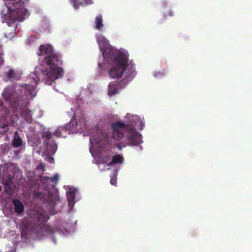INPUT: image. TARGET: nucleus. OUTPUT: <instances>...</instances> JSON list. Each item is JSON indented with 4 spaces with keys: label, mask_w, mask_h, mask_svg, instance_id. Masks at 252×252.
<instances>
[{
    "label": "nucleus",
    "mask_w": 252,
    "mask_h": 252,
    "mask_svg": "<svg viewBox=\"0 0 252 252\" xmlns=\"http://www.w3.org/2000/svg\"><path fill=\"white\" fill-rule=\"evenodd\" d=\"M7 125L3 124L2 125H0V129L2 128V130H0V132L4 133L7 131Z\"/></svg>",
    "instance_id": "nucleus-23"
},
{
    "label": "nucleus",
    "mask_w": 252,
    "mask_h": 252,
    "mask_svg": "<svg viewBox=\"0 0 252 252\" xmlns=\"http://www.w3.org/2000/svg\"><path fill=\"white\" fill-rule=\"evenodd\" d=\"M6 75L7 78L10 80L17 79L20 77L19 73L12 69L8 71Z\"/></svg>",
    "instance_id": "nucleus-19"
},
{
    "label": "nucleus",
    "mask_w": 252,
    "mask_h": 252,
    "mask_svg": "<svg viewBox=\"0 0 252 252\" xmlns=\"http://www.w3.org/2000/svg\"><path fill=\"white\" fill-rule=\"evenodd\" d=\"M144 126L143 121L140 119L139 116L127 113V130L136 129V128H138L139 130H142Z\"/></svg>",
    "instance_id": "nucleus-7"
},
{
    "label": "nucleus",
    "mask_w": 252,
    "mask_h": 252,
    "mask_svg": "<svg viewBox=\"0 0 252 252\" xmlns=\"http://www.w3.org/2000/svg\"><path fill=\"white\" fill-rule=\"evenodd\" d=\"M2 55H3V54H2V50H1V47L0 46V66L2 65L3 62H4L3 58H2Z\"/></svg>",
    "instance_id": "nucleus-25"
},
{
    "label": "nucleus",
    "mask_w": 252,
    "mask_h": 252,
    "mask_svg": "<svg viewBox=\"0 0 252 252\" xmlns=\"http://www.w3.org/2000/svg\"><path fill=\"white\" fill-rule=\"evenodd\" d=\"M13 144L15 147H21L23 145V142L21 138L19 137L17 131L14 133Z\"/></svg>",
    "instance_id": "nucleus-15"
},
{
    "label": "nucleus",
    "mask_w": 252,
    "mask_h": 252,
    "mask_svg": "<svg viewBox=\"0 0 252 252\" xmlns=\"http://www.w3.org/2000/svg\"><path fill=\"white\" fill-rule=\"evenodd\" d=\"M103 27L102 16L101 15L97 16L94 21V28L100 31Z\"/></svg>",
    "instance_id": "nucleus-14"
},
{
    "label": "nucleus",
    "mask_w": 252,
    "mask_h": 252,
    "mask_svg": "<svg viewBox=\"0 0 252 252\" xmlns=\"http://www.w3.org/2000/svg\"><path fill=\"white\" fill-rule=\"evenodd\" d=\"M173 12L171 11V10H170L169 11V12H168V15L169 16H173Z\"/></svg>",
    "instance_id": "nucleus-26"
},
{
    "label": "nucleus",
    "mask_w": 252,
    "mask_h": 252,
    "mask_svg": "<svg viewBox=\"0 0 252 252\" xmlns=\"http://www.w3.org/2000/svg\"><path fill=\"white\" fill-rule=\"evenodd\" d=\"M92 126L90 125L85 118H77L73 117L67 126L68 130L73 133H85L92 128Z\"/></svg>",
    "instance_id": "nucleus-6"
},
{
    "label": "nucleus",
    "mask_w": 252,
    "mask_h": 252,
    "mask_svg": "<svg viewBox=\"0 0 252 252\" xmlns=\"http://www.w3.org/2000/svg\"><path fill=\"white\" fill-rule=\"evenodd\" d=\"M125 126V123L122 122H117L113 124L112 128L113 133L112 137L116 140L121 139L123 137V134L121 132V129Z\"/></svg>",
    "instance_id": "nucleus-11"
},
{
    "label": "nucleus",
    "mask_w": 252,
    "mask_h": 252,
    "mask_svg": "<svg viewBox=\"0 0 252 252\" xmlns=\"http://www.w3.org/2000/svg\"><path fill=\"white\" fill-rule=\"evenodd\" d=\"M99 49L102 53L103 61L98 63V70H106L111 77L121 78L126 69V53L124 49H118L111 46L108 40L101 34L96 35Z\"/></svg>",
    "instance_id": "nucleus-2"
},
{
    "label": "nucleus",
    "mask_w": 252,
    "mask_h": 252,
    "mask_svg": "<svg viewBox=\"0 0 252 252\" xmlns=\"http://www.w3.org/2000/svg\"><path fill=\"white\" fill-rule=\"evenodd\" d=\"M37 54L44 58L42 64L35 68L34 72L28 77L27 83L24 86L5 88L2 93L5 99L14 100L23 94L26 98L32 99L36 95L35 89L40 78H42L45 84L51 85L55 80L63 76L64 71L59 66L62 63V60L54 54L50 45H41Z\"/></svg>",
    "instance_id": "nucleus-1"
},
{
    "label": "nucleus",
    "mask_w": 252,
    "mask_h": 252,
    "mask_svg": "<svg viewBox=\"0 0 252 252\" xmlns=\"http://www.w3.org/2000/svg\"><path fill=\"white\" fill-rule=\"evenodd\" d=\"M47 200L49 205L54 207L59 201L58 199L57 196H53L52 194H49L47 197L46 198Z\"/></svg>",
    "instance_id": "nucleus-18"
},
{
    "label": "nucleus",
    "mask_w": 252,
    "mask_h": 252,
    "mask_svg": "<svg viewBox=\"0 0 252 252\" xmlns=\"http://www.w3.org/2000/svg\"><path fill=\"white\" fill-rule=\"evenodd\" d=\"M69 227L70 225L68 224L67 222L59 221L56 223L55 228H53L51 227L48 226L45 229L47 231L50 233H54L57 231L65 236L69 234Z\"/></svg>",
    "instance_id": "nucleus-9"
},
{
    "label": "nucleus",
    "mask_w": 252,
    "mask_h": 252,
    "mask_svg": "<svg viewBox=\"0 0 252 252\" xmlns=\"http://www.w3.org/2000/svg\"><path fill=\"white\" fill-rule=\"evenodd\" d=\"M67 130V128L64 126L59 127L55 131L54 135L57 137H65Z\"/></svg>",
    "instance_id": "nucleus-17"
},
{
    "label": "nucleus",
    "mask_w": 252,
    "mask_h": 252,
    "mask_svg": "<svg viewBox=\"0 0 252 252\" xmlns=\"http://www.w3.org/2000/svg\"><path fill=\"white\" fill-rule=\"evenodd\" d=\"M142 142V135L136 129L127 130V145L138 146Z\"/></svg>",
    "instance_id": "nucleus-8"
},
{
    "label": "nucleus",
    "mask_w": 252,
    "mask_h": 252,
    "mask_svg": "<svg viewBox=\"0 0 252 252\" xmlns=\"http://www.w3.org/2000/svg\"><path fill=\"white\" fill-rule=\"evenodd\" d=\"M135 64L132 61L128 63V59H127V82L132 80L136 75L137 72L134 68Z\"/></svg>",
    "instance_id": "nucleus-13"
},
{
    "label": "nucleus",
    "mask_w": 252,
    "mask_h": 252,
    "mask_svg": "<svg viewBox=\"0 0 252 252\" xmlns=\"http://www.w3.org/2000/svg\"><path fill=\"white\" fill-rule=\"evenodd\" d=\"M126 71V69L125 70ZM126 76V71H125V74L123 76V77L121 78H116L117 79H121L122 80V84L119 83H116L115 82H112L109 83L108 86V94L109 95H115L121 91V89L122 88L125 87L126 85V83L124 79L123 78H125ZM111 78V77L110 76ZM112 78V77H111ZM112 79H113L112 78Z\"/></svg>",
    "instance_id": "nucleus-10"
},
{
    "label": "nucleus",
    "mask_w": 252,
    "mask_h": 252,
    "mask_svg": "<svg viewBox=\"0 0 252 252\" xmlns=\"http://www.w3.org/2000/svg\"><path fill=\"white\" fill-rule=\"evenodd\" d=\"M103 139L102 135L99 133H97L94 136H91L90 138L91 147L90 148V151L92 156L94 158H98L97 164L100 170L101 171L105 169L103 168L104 166L109 169L110 165L113 163L120 164L122 163L124 160L123 157L119 155H116L113 157L110 163H107L110 160V158L100 156L102 152L101 148L104 145Z\"/></svg>",
    "instance_id": "nucleus-4"
},
{
    "label": "nucleus",
    "mask_w": 252,
    "mask_h": 252,
    "mask_svg": "<svg viewBox=\"0 0 252 252\" xmlns=\"http://www.w3.org/2000/svg\"><path fill=\"white\" fill-rule=\"evenodd\" d=\"M126 54H128V52H126Z\"/></svg>",
    "instance_id": "nucleus-28"
},
{
    "label": "nucleus",
    "mask_w": 252,
    "mask_h": 252,
    "mask_svg": "<svg viewBox=\"0 0 252 252\" xmlns=\"http://www.w3.org/2000/svg\"><path fill=\"white\" fill-rule=\"evenodd\" d=\"M28 0H3L6 7V12L3 10L1 12L2 21L6 22L10 27L12 24L15 28L17 26L14 24L16 20L22 21L27 18L29 13L23 4ZM15 29V28H14Z\"/></svg>",
    "instance_id": "nucleus-3"
},
{
    "label": "nucleus",
    "mask_w": 252,
    "mask_h": 252,
    "mask_svg": "<svg viewBox=\"0 0 252 252\" xmlns=\"http://www.w3.org/2000/svg\"><path fill=\"white\" fill-rule=\"evenodd\" d=\"M116 176L114 175L111 177L110 183L112 185L115 186L116 185Z\"/></svg>",
    "instance_id": "nucleus-24"
},
{
    "label": "nucleus",
    "mask_w": 252,
    "mask_h": 252,
    "mask_svg": "<svg viewBox=\"0 0 252 252\" xmlns=\"http://www.w3.org/2000/svg\"><path fill=\"white\" fill-rule=\"evenodd\" d=\"M83 2L87 4L92 3L91 0H71V3L75 9H78L83 4Z\"/></svg>",
    "instance_id": "nucleus-16"
},
{
    "label": "nucleus",
    "mask_w": 252,
    "mask_h": 252,
    "mask_svg": "<svg viewBox=\"0 0 252 252\" xmlns=\"http://www.w3.org/2000/svg\"><path fill=\"white\" fill-rule=\"evenodd\" d=\"M13 204L15 206V211L18 213H21L24 210L23 204L18 199L13 200Z\"/></svg>",
    "instance_id": "nucleus-20"
},
{
    "label": "nucleus",
    "mask_w": 252,
    "mask_h": 252,
    "mask_svg": "<svg viewBox=\"0 0 252 252\" xmlns=\"http://www.w3.org/2000/svg\"><path fill=\"white\" fill-rule=\"evenodd\" d=\"M59 176L58 174L55 175L53 178L46 177V179L49 182L52 181L53 182H57L59 179Z\"/></svg>",
    "instance_id": "nucleus-22"
},
{
    "label": "nucleus",
    "mask_w": 252,
    "mask_h": 252,
    "mask_svg": "<svg viewBox=\"0 0 252 252\" xmlns=\"http://www.w3.org/2000/svg\"><path fill=\"white\" fill-rule=\"evenodd\" d=\"M0 252H1L0 251ZM9 252H15V251L14 250H12L10 251H9Z\"/></svg>",
    "instance_id": "nucleus-27"
},
{
    "label": "nucleus",
    "mask_w": 252,
    "mask_h": 252,
    "mask_svg": "<svg viewBox=\"0 0 252 252\" xmlns=\"http://www.w3.org/2000/svg\"><path fill=\"white\" fill-rule=\"evenodd\" d=\"M21 115L28 123L31 122L32 114L30 110L27 109H24L21 113Z\"/></svg>",
    "instance_id": "nucleus-21"
},
{
    "label": "nucleus",
    "mask_w": 252,
    "mask_h": 252,
    "mask_svg": "<svg viewBox=\"0 0 252 252\" xmlns=\"http://www.w3.org/2000/svg\"><path fill=\"white\" fill-rule=\"evenodd\" d=\"M77 192V189L73 187L69 188L67 190L66 196L70 210H71L74 205L75 202L74 199Z\"/></svg>",
    "instance_id": "nucleus-12"
},
{
    "label": "nucleus",
    "mask_w": 252,
    "mask_h": 252,
    "mask_svg": "<svg viewBox=\"0 0 252 252\" xmlns=\"http://www.w3.org/2000/svg\"><path fill=\"white\" fill-rule=\"evenodd\" d=\"M45 144L41 147L39 153L41 154L43 157H45V159L49 162L52 163L54 158L52 155L54 154L57 150V145L54 142L51 138V134L50 132H47L45 135Z\"/></svg>",
    "instance_id": "nucleus-5"
}]
</instances>
